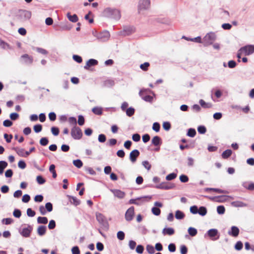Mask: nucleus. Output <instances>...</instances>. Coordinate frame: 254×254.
<instances>
[{
	"mask_svg": "<svg viewBox=\"0 0 254 254\" xmlns=\"http://www.w3.org/2000/svg\"><path fill=\"white\" fill-rule=\"evenodd\" d=\"M51 131L53 135L57 136L59 134V129L57 127H52L51 128Z\"/></svg>",
	"mask_w": 254,
	"mask_h": 254,
	"instance_id": "obj_53",
	"label": "nucleus"
},
{
	"mask_svg": "<svg viewBox=\"0 0 254 254\" xmlns=\"http://www.w3.org/2000/svg\"><path fill=\"white\" fill-rule=\"evenodd\" d=\"M70 133L72 138L76 140L81 139L83 135L81 129L77 126H74L72 128Z\"/></svg>",
	"mask_w": 254,
	"mask_h": 254,
	"instance_id": "obj_2",
	"label": "nucleus"
},
{
	"mask_svg": "<svg viewBox=\"0 0 254 254\" xmlns=\"http://www.w3.org/2000/svg\"><path fill=\"white\" fill-rule=\"evenodd\" d=\"M67 16L68 19L72 22H76L78 21V18L76 14L70 15L69 13H67Z\"/></svg>",
	"mask_w": 254,
	"mask_h": 254,
	"instance_id": "obj_27",
	"label": "nucleus"
},
{
	"mask_svg": "<svg viewBox=\"0 0 254 254\" xmlns=\"http://www.w3.org/2000/svg\"><path fill=\"white\" fill-rule=\"evenodd\" d=\"M96 218L98 221L101 223L104 224H107L104 216L101 213H98L96 214Z\"/></svg>",
	"mask_w": 254,
	"mask_h": 254,
	"instance_id": "obj_19",
	"label": "nucleus"
},
{
	"mask_svg": "<svg viewBox=\"0 0 254 254\" xmlns=\"http://www.w3.org/2000/svg\"><path fill=\"white\" fill-rule=\"evenodd\" d=\"M163 127L166 130H168L171 128V124L169 122H164L163 124Z\"/></svg>",
	"mask_w": 254,
	"mask_h": 254,
	"instance_id": "obj_60",
	"label": "nucleus"
},
{
	"mask_svg": "<svg viewBox=\"0 0 254 254\" xmlns=\"http://www.w3.org/2000/svg\"><path fill=\"white\" fill-rule=\"evenodd\" d=\"M200 105L204 108H210L212 107V105L210 103H206L204 100L201 99L199 101Z\"/></svg>",
	"mask_w": 254,
	"mask_h": 254,
	"instance_id": "obj_28",
	"label": "nucleus"
},
{
	"mask_svg": "<svg viewBox=\"0 0 254 254\" xmlns=\"http://www.w3.org/2000/svg\"><path fill=\"white\" fill-rule=\"evenodd\" d=\"M215 39V34L214 33L210 32L204 37L202 40V43L204 46H208L212 44Z\"/></svg>",
	"mask_w": 254,
	"mask_h": 254,
	"instance_id": "obj_1",
	"label": "nucleus"
},
{
	"mask_svg": "<svg viewBox=\"0 0 254 254\" xmlns=\"http://www.w3.org/2000/svg\"><path fill=\"white\" fill-rule=\"evenodd\" d=\"M243 247V244L240 241H238L236 243V244L235 245V247H234L235 250H237V251H240V250H241L242 249Z\"/></svg>",
	"mask_w": 254,
	"mask_h": 254,
	"instance_id": "obj_33",
	"label": "nucleus"
},
{
	"mask_svg": "<svg viewBox=\"0 0 254 254\" xmlns=\"http://www.w3.org/2000/svg\"><path fill=\"white\" fill-rule=\"evenodd\" d=\"M27 214L28 216L33 217L35 215V212L32 210L31 208H28L27 210Z\"/></svg>",
	"mask_w": 254,
	"mask_h": 254,
	"instance_id": "obj_57",
	"label": "nucleus"
},
{
	"mask_svg": "<svg viewBox=\"0 0 254 254\" xmlns=\"http://www.w3.org/2000/svg\"><path fill=\"white\" fill-rule=\"evenodd\" d=\"M61 28L63 30H70L71 28V26L70 24L66 22L64 24L63 23L61 26Z\"/></svg>",
	"mask_w": 254,
	"mask_h": 254,
	"instance_id": "obj_36",
	"label": "nucleus"
},
{
	"mask_svg": "<svg viewBox=\"0 0 254 254\" xmlns=\"http://www.w3.org/2000/svg\"><path fill=\"white\" fill-rule=\"evenodd\" d=\"M68 121L70 125L76 126L77 121L76 119L74 117H70L68 119Z\"/></svg>",
	"mask_w": 254,
	"mask_h": 254,
	"instance_id": "obj_48",
	"label": "nucleus"
},
{
	"mask_svg": "<svg viewBox=\"0 0 254 254\" xmlns=\"http://www.w3.org/2000/svg\"><path fill=\"white\" fill-rule=\"evenodd\" d=\"M134 214V208L133 206L129 207L126 212L125 218L127 221H131Z\"/></svg>",
	"mask_w": 254,
	"mask_h": 254,
	"instance_id": "obj_6",
	"label": "nucleus"
},
{
	"mask_svg": "<svg viewBox=\"0 0 254 254\" xmlns=\"http://www.w3.org/2000/svg\"><path fill=\"white\" fill-rule=\"evenodd\" d=\"M31 16V12L27 10H21L18 15V19L20 21L23 22L29 20Z\"/></svg>",
	"mask_w": 254,
	"mask_h": 254,
	"instance_id": "obj_3",
	"label": "nucleus"
},
{
	"mask_svg": "<svg viewBox=\"0 0 254 254\" xmlns=\"http://www.w3.org/2000/svg\"><path fill=\"white\" fill-rule=\"evenodd\" d=\"M33 129L35 132H36V133L39 132L42 129V126L40 124L35 125L33 127Z\"/></svg>",
	"mask_w": 254,
	"mask_h": 254,
	"instance_id": "obj_44",
	"label": "nucleus"
},
{
	"mask_svg": "<svg viewBox=\"0 0 254 254\" xmlns=\"http://www.w3.org/2000/svg\"><path fill=\"white\" fill-rule=\"evenodd\" d=\"M36 180L38 184L42 185L45 183V180L41 176H38L36 178Z\"/></svg>",
	"mask_w": 254,
	"mask_h": 254,
	"instance_id": "obj_49",
	"label": "nucleus"
},
{
	"mask_svg": "<svg viewBox=\"0 0 254 254\" xmlns=\"http://www.w3.org/2000/svg\"><path fill=\"white\" fill-rule=\"evenodd\" d=\"M56 227V222L54 220H52L50 221L49 225H48V228L49 229H53L55 228Z\"/></svg>",
	"mask_w": 254,
	"mask_h": 254,
	"instance_id": "obj_58",
	"label": "nucleus"
},
{
	"mask_svg": "<svg viewBox=\"0 0 254 254\" xmlns=\"http://www.w3.org/2000/svg\"><path fill=\"white\" fill-rule=\"evenodd\" d=\"M140 153L137 149H134L130 152L129 154V159L130 161L134 163L136 161L137 158L139 156Z\"/></svg>",
	"mask_w": 254,
	"mask_h": 254,
	"instance_id": "obj_9",
	"label": "nucleus"
},
{
	"mask_svg": "<svg viewBox=\"0 0 254 254\" xmlns=\"http://www.w3.org/2000/svg\"><path fill=\"white\" fill-rule=\"evenodd\" d=\"M73 164L78 168H80L83 166L82 162L79 159L74 160L73 161Z\"/></svg>",
	"mask_w": 254,
	"mask_h": 254,
	"instance_id": "obj_34",
	"label": "nucleus"
},
{
	"mask_svg": "<svg viewBox=\"0 0 254 254\" xmlns=\"http://www.w3.org/2000/svg\"><path fill=\"white\" fill-rule=\"evenodd\" d=\"M152 212L155 215L158 216L160 214L161 210L159 208L157 207H153L152 208Z\"/></svg>",
	"mask_w": 254,
	"mask_h": 254,
	"instance_id": "obj_42",
	"label": "nucleus"
},
{
	"mask_svg": "<svg viewBox=\"0 0 254 254\" xmlns=\"http://www.w3.org/2000/svg\"><path fill=\"white\" fill-rule=\"evenodd\" d=\"M111 191L114 194V196L119 199H123L125 197L126 193L125 192L118 189L111 190Z\"/></svg>",
	"mask_w": 254,
	"mask_h": 254,
	"instance_id": "obj_8",
	"label": "nucleus"
},
{
	"mask_svg": "<svg viewBox=\"0 0 254 254\" xmlns=\"http://www.w3.org/2000/svg\"><path fill=\"white\" fill-rule=\"evenodd\" d=\"M13 215L16 218H19L21 215V212L19 209H15L13 211Z\"/></svg>",
	"mask_w": 254,
	"mask_h": 254,
	"instance_id": "obj_55",
	"label": "nucleus"
},
{
	"mask_svg": "<svg viewBox=\"0 0 254 254\" xmlns=\"http://www.w3.org/2000/svg\"><path fill=\"white\" fill-rule=\"evenodd\" d=\"M188 233L190 236L194 237L196 235L197 231L194 228L190 227L188 229Z\"/></svg>",
	"mask_w": 254,
	"mask_h": 254,
	"instance_id": "obj_26",
	"label": "nucleus"
},
{
	"mask_svg": "<svg viewBox=\"0 0 254 254\" xmlns=\"http://www.w3.org/2000/svg\"><path fill=\"white\" fill-rule=\"evenodd\" d=\"M176 177H177L176 174L171 173L166 176V179L168 181H171V180H172L175 179Z\"/></svg>",
	"mask_w": 254,
	"mask_h": 254,
	"instance_id": "obj_46",
	"label": "nucleus"
},
{
	"mask_svg": "<svg viewBox=\"0 0 254 254\" xmlns=\"http://www.w3.org/2000/svg\"><path fill=\"white\" fill-rule=\"evenodd\" d=\"M196 134V131L193 128H190L188 130L187 135L193 137H194Z\"/></svg>",
	"mask_w": 254,
	"mask_h": 254,
	"instance_id": "obj_40",
	"label": "nucleus"
},
{
	"mask_svg": "<svg viewBox=\"0 0 254 254\" xmlns=\"http://www.w3.org/2000/svg\"><path fill=\"white\" fill-rule=\"evenodd\" d=\"M208 236L209 237H214L217 236L218 231L215 229H212L209 230L208 232Z\"/></svg>",
	"mask_w": 254,
	"mask_h": 254,
	"instance_id": "obj_23",
	"label": "nucleus"
},
{
	"mask_svg": "<svg viewBox=\"0 0 254 254\" xmlns=\"http://www.w3.org/2000/svg\"><path fill=\"white\" fill-rule=\"evenodd\" d=\"M134 109L131 107H130L126 110V114L128 117L132 116L134 114Z\"/></svg>",
	"mask_w": 254,
	"mask_h": 254,
	"instance_id": "obj_39",
	"label": "nucleus"
},
{
	"mask_svg": "<svg viewBox=\"0 0 254 254\" xmlns=\"http://www.w3.org/2000/svg\"><path fill=\"white\" fill-rule=\"evenodd\" d=\"M98 62L97 60L94 59H90L87 62L84 66V68L88 69L90 67L96 65L98 64Z\"/></svg>",
	"mask_w": 254,
	"mask_h": 254,
	"instance_id": "obj_14",
	"label": "nucleus"
},
{
	"mask_svg": "<svg viewBox=\"0 0 254 254\" xmlns=\"http://www.w3.org/2000/svg\"><path fill=\"white\" fill-rule=\"evenodd\" d=\"M7 165V163L5 161H0V174L3 173V170L6 167Z\"/></svg>",
	"mask_w": 254,
	"mask_h": 254,
	"instance_id": "obj_30",
	"label": "nucleus"
},
{
	"mask_svg": "<svg viewBox=\"0 0 254 254\" xmlns=\"http://www.w3.org/2000/svg\"><path fill=\"white\" fill-rule=\"evenodd\" d=\"M150 64L148 62H145L143 64H140V67L143 71H147L148 69Z\"/></svg>",
	"mask_w": 254,
	"mask_h": 254,
	"instance_id": "obj_41",
	"label": "nucleus"
},
{
	"mask_svg": "<svg viewBox=\"0 0 254 254\" xmlns=\"http://www.w3.org/2000/svg\"><path fill=\"white\" fill-rule=\"evenodd\" d=\"M184 38H185L186 40H187L188 41H193V42H197V43H202V41L201 40V38L199 36L197 37L194 38H192V39H189L188 38H186V37H184Z\"/></svg>",
	"mask_w": 254,
	"mask_h": 254,
	"instance_id": "obj_37",
	"label": "nucleus"
},
{
	"mask_svg": "<svg viewBox=\"0 0 254 254\" xmlns=\"http://www.w3.org/2000/svg\"><path fill=\"white\" fill-rule=\"evenodd\" d=\"M49 118L51 121H55L56 120V115L54 112H51L49 114Z\"/></svg>",
	"mask_w": 254,
	"mask_h": 254,
	"instance_id": "obj_63",
	"label": "nucleus"
},
{
	"mask_svg": "<svg viewBox=\"0 0 254 254\" xmlns=\"http://www.w3.org/2000/svg\"><path fill=\"white\" fill-rule=\"evenodd\" d=\"M144 90H141L139 92L140 96L142 97V98L146 102H151L153 100V97L150 95H145L144 96Z\"/></svg>",
	"mask_w": 254,
	"mask_h": 254,
	"instance_id": "obj_15",
	"label": "nucleus"
},
{
	"mask_svg": "<svg viewBox=\"0 0 254 254\" xmlns=\"http://www.w3.org/2000/svg\"><path fill=\"white\" fill-rule=\"evenodd\" d=\"M146 250L148 254H153L155 252V250L153 246L147 245L146 246Z\"/></svg>",
	"mask_w": 254,
	"mask_h": 254,
	"instance_id": "obj_38",
	"label": "nucleus"
},
{
	"mask_svg": "<svg viewBox=\"0 0 254 254\" xmlns=\"http://www.w3.org/2000/svg\"><path fill=\"white\" fill-rule=\"evenodd\" d=\"M45 209L48 212H51L53 210V205L51 202H47L45 205Z\"/></svg>",
	"mask_w": 254,
	"mask_h": 254,
	"instance_id": "obj_51",
	"label": "nucleus"
},
{
	"mask_svg": "<svg viewBox=\"0 0 254 254\" xmlns=\"http://www.w3.org/2000/svg\"><path fill=\"white\" fill-rule=\"evenodd\" d=\"M240 51L243 52L245 56L250 55L254 53V45H248L241 47Z\"/></svg>",
	"mask_w": 254,
	"mask_h": 254,
	"instance_id": "obj_4",
	"label": "nucleus"
},
{
	"mask_svg": "<svg viewBox=\"0 0 254 254\" xmlns=\"http://www.w3.org/2000/svg\"><path fill=\"white\" fill-rule=\"evenodd\" d=\"M21 58L23 62L27 64H31L33 61L32 57L28 55V54L23 55L21 57Z\"/></svg>",
	"mask_w": 254,
	"mask_h": 254,
	"instance_id": "obj_10",
	"label": "nucleus"
},
{
	"mask_svg": "<svg viewBox=\"0 0 254 254\" xmlns=\"http://www.w3.org/2000/svg\"><path fill=\"white\" fill-rule=\"evenodd\" d=\"M228 66L231 68H234L236 66V63L233 60L230 61L228 63Z\"/></svg>",
	"mask_w": 254,
	"mask_h": 254,
	"instance_id": "obj_62",
	"label": "nucleus"
},
{
	"mask_svg": "<svg viewBox=\"0 0 254 254\" xmlns=\"http://www.w3.org/2000/svg\"><path fill=\"white\" fill-rule=\"evenodd\" d=\"M68 199L71 204L77 206L80 204V200H78L76 197L68 196Z\"/></svg>",
	"mask_w": 254,
	"mask_h": 254,
	"instance_id": "obj_16",
	"label": "nucleus"
},
{
	"mask_svg": "<svg viewBox=\"0 0 254 254\" xmlns=\"http://www.w3.org/2000/svg\"><path fill=\"white\" fill-rule=\"evenodd\" d=\"M18 166L19 168L23 169L26 168V165L24 161L21 160L18 162Z\"/></svg>",
	"mask_w": 254,
	"mask_h": 254,
	"instance_id": "obj_64",
	"label": "nucleus"
},
{
	"mask_svg": "<svg viewBox=\"0 0 254 254\" xmlns=\"http://www.w3.org/2000/svg\"><path fill=\"white\" fill-rule=\"evenodd\" d=\"M14 150L17 154L21 157H26L28 156V152H26V151H25L24 149L16 147L14 148Z\"/></svg>",
	"mask_w": 254,
	"mask_h": 254,
	"instance_id": "obj_12",
	"label": "nucleus"
},
{
	"mask_svg": "<svg viewBox=\"0 0 254 254\" xmlns=\"http://www.w3.org/2000/svg\"><path fill=\"white\" fill-rule=\"evenodd\" d=\"M47 227L45 226H40L37 229V233L40 236L44 235L46 233Z\"/></svg>",
	"mask_w": 254,
	"mask_h": 254,
	"instance_id": "obj_18",
	"label": "nucleus"
},
{
	"mask_svg": "<svg viewBox=\"0 0 254 254\" xmlns=\"http://www.w3.org/2000/svg\"><path fill=\"white\" fill-rule=\"evenodd\" d=\"M33 229L32 226L28 225L27 227L23 228L20 232L21 234L24 237H28L30 236V233Z\"/></svg>",
	"mask_w": 254,
	"mask_h": 254,
	"instance_id": "obj_7",
	"label": "nucleus"
},
{
	"mask_svg": "<svg viewBox=\"0 0 254 254\" xmlns=\"http://www.w3.org/2000/svg\"><path fill=\"white\" fill-rule=\"evenodd\" d=\"M149 0H140L139 1V9L147 8L150 5Z\"/></svg>",
	"mask_w": 254,
	"mask_h": 254,
	"instance_id": "obj_13",
	"label": "nucleus"
},
{
	"mask_svg": "<svg viewBox=\"0 0 254 254\" xmlns=\"http://www.w3.org/2000/svg\"><path fill=\"white\" fill-rule=\"evenodd\" d=\"M142 165L148 171L150 170L151 168V165L148 161H143Z\"/></svg>",
	"mask_w": 254,
	"mask_h": 254,
	"instance_id": "obj_47",
	"label": "nucleus"
},
{
	"mask_svg": "<svg viewBox=\"0 0 254 254\" xmlns=\"http://www.w3.org/2000/svg\"><path fill=\"white\" fill-rule=\"evenodd\" d=\"M231 204L235 207H245L247 206L246 204L240 201H233L231 202Z\"/></svg>",
	"mask_w": 254,
	"mask_h": 254,
	"instance_id": "obj_24",
	"label": "nucleus"
},
{
	"mask_svg": "<svg viewBox=\"0 0 254 254\" xmlns=\"http://www.w3.org/2000/svg\"><path fill=\"white\" fill-rule=\"evenodd\" d=\"M160 126L158 123H154L153 124L152 129L156 132H158L160 130Z\"/></svg>",
	"mask_w": 254,
	"mask_h": 254,
	"instance_id": "obj_50",
	"label": "nucleus"
},
{
	"mask_svg": "<svg viewBox=\"0 0 254 254\" xmlns=\"http://www.w3.org/2000/svg\"><path fill=\"white\" fill-rule=\"evenodd\" d=\"M92 111L94 114L97 115H101L103 113L102 108L99 107H94Z\"/></svg>",
	"mask_w": 254,
	"mask_h": 254,
	"instance_id": "obj_22",
	"label": "nucleus"
},
{
	"mask_svg": "<svg viewBox=\"0 0 254 254\" xmlns=\"http://www.w3.org/2000/svg\"><path fill=\"white\" fill-rule=\"evenodd\" d=\"M49 140L46 137H42L40 140V143L42 146H46L48 144Z\"/></svg>",
	"mask_w": 254,
	"mask_h": 254,
	"instance_id": "obj_43",
	"label": "nucleus"
},
{
	"mask_svg": "<svg viewBox=\"0 0 254 254\" xmlns=\"http://www.w3.org/2000/svg\"><path fill=\"white\" fill-rule=\"evenodd\" d=\"M50 171L53 174V177L54 178H56L57 177V173L55 171V166L54 164H52L50 165L49 168Z\"/></svg>",
	"mask_w": 254,
	"mask_h": 254,
	"instance_id": "obj_35",
	"label": "nucleus"
},
{
	"mask_svg": "<svg viewBox=\"0 0 254 254\" xmlns=\"http://www.w3.org/2000/svg\"><path fill=\"white\" fill-rule=\"evenodd\" d=\"M3 125L5 127H9L12 125V122L9 120H6L3 121Z\"/></svg>",
	"mask_w": 254,
	"mask_h": 254,
	"instance_id": "obj_59",
	"label": "nucleus"
},
{
	"mask_svg": "<svg viewBox=\"0 0 254 254\" xmlns=\"http://www.w3.org/2000/svg\"><path fill=\"white\" fill-rule=\"evenodd\" d=\"M106 140V137L105 135L103 134H100L98 136V140L100 142H104Z\"/></svg>",
	"mask_w": 254,
	"mask_h": 254,
	"instance_id": "obj_54",
	"label": "nucleus"
},
{
	"mask_svg": "<svg viewBox=\"0 0 254 254\" xmlns=\"http://www.w3.org/2000/svg\"><path fill=\"white\" fill-rule=\"evenodd\" d=\"M198 132L200 134H204L206 131V128L204 126H200L197 128Z\"/></svg>",
	"mask_w": 254,
	"mask_h": 254,
	"instance_id": "obj_45",
	"label": "nucleus"
},
{
	"mask_svg": "<svg viewBox=\"0 0 254 254\" xmlns=\"http://www.w3.org/2000/svg\"><path fill=\"white\" fill-rule=\"evenodd\" d=\"M72 254H80V250L77 246L73 247L71 249Z\"/></svg>",
	"mask_w": 254,
	"mask_h": 254,
	"instance_id": "obj_61",
	"label": "nucleus"
},
{
	"mask_svg": "<svg viewBox=\"0 0 254 254\" xmlns=\"http://www.w3.org/2000/svg\"><path fill=\"white\" fill-rule=\"evenodd\" d=\"M198 213L201 216H204L207 213L206 208L203 206L200 207L198 209Z\"/></svg>",
	"mask_w": 254,
	"mask_h": 254,
	"instance_id": "obj_32",
	"label": "nucleus"
},
{
	"mask_svg": "<svg viewBox=\"0 0 254 254\" xmlns=\"http://www.w3.org/2000/svg\"><path fill=\"white\" fill-rule=\"evenodd\" d=\"M175 217L178 219H182L184 218L185 214L183 212L180 210H177L175 213Z\"/></svg>",
	"mask_w": 254,
	"mask_h": 254,
	"instance_id": "obj_29",
	"label": "nucleus"
},
{
	"mask_svg": "<svg viewBox=\"0 0 254 254\" xmlns=\"http://www.w3.org/2000/svg\"><path fill=\"white\" fill-rule=\"evenodd\" d=\"M232 154V151L231 149H227L223 151V159H226L229 157Z\"/></svg>",
	"mask_w": 254,
	"mask_h": 254,
	"instance_id": "obj_31",
	"label": "nucleus"
},
{
	"mask_svg": "<svg viewBox=\"0 0 254 254\" xmlns=\"http://www.w3.org/2000/svg\"><path fill=\"white\" fill-rule=\"evenodd\" d=\"M142 198H137V199H131L129 200V204L140 205L143 202Z\"/></svg>",
	"mask_w": 254,
	"mask_h": 254,
	"instance_id": "obj_20",
	"label": "nucleus"
},
{
	"mask_svg": "<svg viewBox=\"0 0 254 254\" xmlns=\"http://www.w3.org/2000/svg\"><path fill=\"white\" fill-rule=\"evenodd\" d=\"M175 233L174 230L172 228H164L163 230L164 235H172Z\"/></svg>",
	"mask_w": 254,
	"mask_h": 254,
	"instance_id": "obj_21",
	"label": "nucleus"
},
{
	"mask_svg": "<svg viewBox=\"0 0 254 254\" xmlns=\"http://www.w3.org/2000/svg\"><path fill=\"white\" fill-rule=\"evenodd\" d=\"M151 142L154 145L158 146L161 144V139L158 136H155L152 138Z\"/></svg>",
	"mask_w": 254,
	"mask_h": 254,
	"instance_id": "obj_17",
	"label": "nucleus"
},
{
	"mask_svg": "<svg viewBox=\"0 0 254 254\" xmlns=\"http://www.w3.org/2000/svg\"><path fill=\"white\" fill-rule=\"evenodd\" d=\"M239 233V228L236 226H232L231 228V230L229 231L228 234L233 237H236L238 236Z\"/></svg>",
	"mask_w": 254,
	"mask_h": 254,
	"instance_id": "obj_11",
	"label": "nucleus"
},
{
	"mask_svg": "<svg viewBox=\"0 0 254 254\" xmlns=\"http://www.w3.org/2000/svg\"><path fill=\"white\" fill-rule=\"evenodd\" d=\"M106 12L111 14L112 18L115 19H119L121 17L120 11L118 9H113L108 8L105 9Z\"/></svg>",
	"mask_w": 254,
	"mask_h": 254,
	"instance_id": "obj_5",
	"label": "nucleus"
},
{
	"mask_svg": "<svg viewBox=\"0 0 254 254\" xmlns=\"http://www.w3.org/2000/svg\"><path fill=\"white\" fill-rule=\"evenodd\" d=\"M48 218L46 217H39L37 218V222L39 224H46L48 223Z\"/></svg>",
	"mask_w": 254,
	"mask_h": 254,
	"instance_id": "obj_25",
	"label": "nucleus"
},
{
	"mask_svg": "<svg viewBox=\"0 0 254 254\" xmlns=\"http://www.w3.org/2000/svg\"><path fill=\"white\" fill-rule=\"evenodd\" d=\"M180 180L183 183H186L189 181V178L186 175H182L180 176Z\"/></svg>",
	"mask_w": 254,
	"mask_h": 254,
	"instance_id": "obj_52",
	"label": "nucleus"
},
{
	"mask_svg": "<svg viewBox=\"0 0 254 254\" xmlns=\"http://www.w3.org/2000/svg\"><path fill=\"white\" fill-rule=\"evenodd\" d=\"M73 59L78 63H81L82 62V58L78 55H73Z\"/></svg>",
	"mask_w": 254,
	"mask_h": 254,
	"instance_id": "obj_56",
	"label": "nucleus"
}]
</instances>
